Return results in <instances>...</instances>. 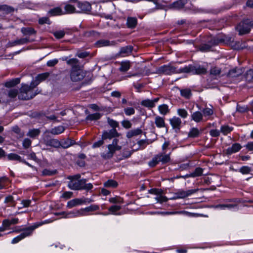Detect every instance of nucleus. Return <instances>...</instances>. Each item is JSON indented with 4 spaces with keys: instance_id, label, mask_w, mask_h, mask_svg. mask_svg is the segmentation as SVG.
I'll return each mask as SVG.
<instances>
[{
    "instance_id": "obj_1",
    "label": "nucleus",
    "mask_w": 253,
    "mask_h": 253,
    "mask_svg": "<svg viewBox=\"0 0 253 253\" xmlns=\"http://www.w3.org/2000/svg\"><path fill=\"white\" fill-rule=\"evenodd\" d=\"M39 83L38 82H32L30 85L22 84L19 89L18 98L20 100H29L33 98L36 95L33 89Z\"/></svg>"
},
{
    "instance_id": "obj_2",
    "label": "nucleus",
    "mask_w": 253,
    "mask_h": 253,
    "mask_svg": "<svg viewBox=\"0 0 253 253\" xmlns=\"http://www.w3.org/2000/svg\"><path fill=\"white\" fill-rule=\"evenodd\" d=\"M122 149L121 146L119 144V139L114 138L112 143L108 145L107 149L101 154V156L105 159L111 158L114 153Z\"/></svg>"
},
{
    "instance_id": "obj_3",
    "label": "nucleus",
    "mask_w": 253,
    "mask_h": 253,
    "mask_svg": "<svg viewBox=\"0 0 253 253\" xmlns=\"http://www.w3.org/2000/svg\"><path fill=\"white\" fill-rule=\"evenodd\" d=\"M179 72L192 73L193 74H202L207 72V69L201 66L190 65L179 69Z\"/></svg>"
},
{
    "instance_id": "obj_4",
    "label": "nucleus",
    "mask_w": 253,
    "mask_h": 253,
    "mask_svg": "<svg viewBox=\"0 0 253 253\" xmlns=\"http://www.w3.org/2000/svg\"><path fill=\"white\" fill-rule=\"evenodd\" d=\"M42 142L47 146L55 148H58L61 146L60 141L56 139L52 138L50 135L46 134H44Z\"/></svg>"
},
{
    "instance_id": "obj_5",
    "label": "nucleus",
    "mask_w": 253,
    "mask_h": 253,
    "mask_svg": "<svg viewBox=\"0 0 253 253\" xmlns=\"http://www.w3.org/2000/svg\"><path fill=\"white\" fill-rule=\"evenodd\" d=\"M38 225L32 226L27 228L21 229L20 231H23V233L19 236L14 238L12 241V243L15 244L18 243L19 241L24 239V238L30 236L34 230H35Z\"/></svg>"
},
{
    "instance_id": "obj_6",
    "label": "nucleus",
    "mask_w": 253,
    "mask_h": 253,
    "mask_svg": "<svg viewBox=\"0 0 253 253\" xmlns=\"http://www.w3.org/2000/svg\"><path fill=\"white\" fill-rule=\"evenodd\" d=\"M253 26V21H249L246 20L239 24L237 27V29L241 35L248 34L250 31L251 27Z\"/></svg>"
},
{
    "instance_id": "obj_7",
    "label": "nucleus",
    "mask_w": 253,
    "mask_h": 253,
    "mask_svg": "<svg viewBox=\"0 0 253 253\" xmlns=\"http://www.w3.org/2000/svg\"><path fill=\"white\" fill-rule=\"evenodd\" d=\"M81 178V175L79 174L73 175L69 176L68 179L70 180L68 183V186L70 188L73 190H79V179Z\"/></svg>"
},
{
    "instance_id": "obj_8",
    "label": "nucleus",
    "mask_w": 253,
    "mask_h": 253,
    "mask_svg": "<svg viewBox=\"0 0 253 253\" xmlns=\"http://www.w3.org/2000/svg\"><path fill=\"white\" fill-rule=\"evenodd\" d=\"M85 73L82 69L71 70L70 78L73 82H79L84 79Z\"/></svg>"
},
{
    "instance_id": "obj_9",
    "label": "nucleus",
    "mask_w": 253,
    "mask_h": 253,
    "mask_svg": "<svg viewBox=\"0 0 253 253\" xmlns=\"http://www.w3.org/2000/svg\"><path fill=\"white\" fill-rule=\"evenodd\" d=\"M179 69L176 70L174 67L169 65H164L159 68L157 72L159 74H164L166 75H170L173 73H180L179 72Z\"/></svg>"
},
{
    "instance_id": "obj_10",
    "label": "nucleus",
    "mask_w": 253,
    "mask_h": 253,
    "mask_svg": "<svg viewBox=\"0 0 253 253\" xmlns=\"http://www.w3.org/2000/svg\"><path fill=\"white\" fill-rule=\"evenodd\" d=\"M197 191L196 189L189 190L188 191H180L175 193V196L170 198V199H176L180 198H185Z\"/></svg>"
},
{
    "instance_id": "obj_11",
    "label": "nucleus",
    "mask_w": 253,
    "mask_h": 253,
    "mask_svg": "<svg viewBox=\"0 0 253 253\" xmlns=\"http://www.w3.org/2000/svg\"><path fill=\"white\" fill-rule=\"evenodd\" d=\"M67 63L72 66V70L82 69V66L77 59H70L67 61Z\"/></svg>"
},
{
    "instance_id": "obj_12",
    "label": "nucleus",
    "mask_w": 253,
    "mask_h": 253,
    "mask_svg": "<svg viewBox=\"0 0 253 253\" xmlns=\"http://www.w3.org/2000/svg\"><path fill=\"white\" fill-rule=\"evenodd\" d=\"M95 210V208L94 206H91L89 207L86 208L85 209H81L80 211H77L76 213H75V216H84L86 215L87 214L86 212L93 211Z\"/></svg>"
},
{
    "instance_id": "obj_13",
    "label": "nucleus",
    "mask_w": 253,
    "mask_h": 253,
    "mask_svg": "<svg viewBox=\"0 0 253 253\" xmlns=\"http://www.w3.org/2000/svg\"><path fill=\"white\" fill-rule=\"evenodd\" d=\"M116 43L114 41H109L106 40H101L96 42V46L102 47L105 46L114 45Z\"/></svg>"
},
{
    "instance_id": "obj_14",
    "label": "nucleus",
    "mask_w": 253,
    "mask_h": 253,
    "mask_svg": "<svg viewBox=\"0 0 253 253\" xmlns=\"http://www.w3.org/2000/svg\"><path fill=\"white\" fill-rule=\"evenodd\" d=\"M241 148V146L239 143H235L231 147L226 149V154L230 155L232 153L238 152Z\"/></svg>"
},
{
    "instance_id": "obj_15",
    "label": "nucleus",
    "mask_w": 253,
    "mask_h": 253,
    "mask_svg": "<svg viewBox=\"0 0 253 253\" xmlns=\"http://www.w3.org/2000/svg\"><path fill=\"white\" fill-rule=\"evenodd\" d=\"M169 122L173 128H179L181 124V121L180 118L176 117H173L172 118L169 119Z\"/></svg>"
},
{
    "instance_id": "obj_16",
    "label": "nucleus",
    "mask_w": 253,
    "mask_h": 253,
    "mask_svg": "<svg viewBox=\"0 0 253 253\" xmlns=\"http://www.w3.org/2000/svg\"><path fill=\"white\" fill-rule=\"evenodd\" d=\"M85 202L84 200L81 199H75L68 202L67 207L71 208L77 205H81Z\"/></svg>"
},
{
    "instance_id": "obj_17",
    "label": "nucleus",
    "mask_w": 253,
    "mask_h": 253,
    "mask_svg": "<svg viewBox=\"0 0 253 253\" xmlns=\"http://www.w3.org/2000/svg\"><path fill=\"white\" fill-rule=\"evenodd\" d=\"M61 146L63 148H67L75 144L74 140L70 139H63L60 141Z\"/></svg>"
},
{
    "instance_id": "obj_18",
    "label": "nucleus",
    "mask_w": 253,
    "mask_h": 253,
    "mask_svg": "<svg viewBox=\"0 0 253 253\" xmlns=\"http://www.w3.org/2000/svg\"><path fill=\"white\" fill-rule=\"evenodd\" d=\"M203 115L202 113L199 111L194 112L191 115L192 120L197 123H199L203 120Z\"/></svg>"
},
{
    "instance_id": "obj_19",
    "label": "nucleus",
    "mask_w": 253,
    "mask_h": 253,
    "mask_svg": "<svg viewBox=\"0 0 253 253\" xmlns=\"http://www.w3.org/2000/svg\"><path fill=\"white\" fill-rule=\"evenodd\" d=\"M85 179H82L79 181V187L80 189H84L86 190H90L93 187V185L90 183L86 184Z\"/></svg>"
},
{
    "instance_id": "obj_20",
    "label": "nucleus",
    "mask_w": 253,
    "mask_h": 253,
    "mask_svg": "<svg viewBox=\"0 0 253 253\" xmlns=\"http://www.w3.org/2000/svg\"><path fill=\"white\" fill-rule=\"evenodd\" d=\"M20 82V78H15L12 79L8 82H7L5 83V86L7 87H11L15 86L16 85L19 84Z\"/></svg>"
},
{
    "instance_id": "obj_21",
    "label": "nucleus",
    "mask_w": 253,
    "mask_h": 253,
    "mask_svg": "<svg viewBox=\"0 0 253 253\" xmlns=\"http://www.w3.org/2000/svg\"><path fill=\"white\" fill-rule=\"evenodd\" d=\"M157 157H159V162H161L163 164L168 163L170 160L169 155L159 154L157 155Z\"/></svg>"
},
{
    "instance_id": "obj_22",
    "label": "nucleus",
    "mask_w": 253,
    "mask_h": 253,
    "mask_svg": "<svg viewBox=\"0 0 253 253\" xmlns=\"http://www.w3.org/2000/svg\"><path fill=\"white\" fill-rule=\"evenodd\" d=\"M14 8L11 6L7 5H0V11H3L6 14L10 13L13 12Z\"/></svg>"
},
{
    "instance_id": "obj_23",
    "label": "nucleus",
    "mask_w": 253,
    "mask_h": 253,
    "mask_svg": "<svg viewBox=\"0 0 253 253\" xmlns=\"http://www.w3.org/2000/svg\"><path fill=\"white\" fill-rule=\"evenodd\" d=\"M142 132V131L141 129L139 128H137L134 130H131L127 132L126 134V136L128 138H131L134 136H136L139 134H141Z\"/></svg>"
},
{
    "instance_id": "obj_24",
    "label": "nucleus",
    "mask_w": 253,
    "mask_h": 253,
    "mask_svg": "<svg viewBox=\"0 0 253 253\" xmlns=\"http://www.w3.org/2000/svg\"><path fill=\"white\" fill-rule=\"evenodd\" d=\"M65 130V128L63 126H58L55 127L50 130V132L54 135H57L62 133Z\"/></svg>"
},
{
    "instance_id": "obj_25",
    "label": "nucleus",
    "mask_w": 253,
    "mask_h": 253,
    "mask_svg": "<svg viewBox=\"0 0 253 253\" xmlns=\"http://www.w3.org/2000/svg\"><path fill=\"white\" fill-rule=\"evenodd\" d=\"M155 123L158 127H163L165 126L164 119L160 116H157L155 118Z\"/></svg>"
},
{
    "instance_id": "obj_26",
    "label": "nucleus",
    "mask_w": 253,
    "mask_h": 253,
    "mask_svg": "<svg viewBox=\"0 0 253 253\" xmlns=\"http://www.w3.org/2000/svg\"><path fill=\"white\" fill-rule=\"evenodd\" d=\"M137 24V19L134 17H128L127 19V26L128 28H133Z\"/></svg>"
},
{
    "instance_id": "obj_27",
    "label": "nucleus",
    "mask_w": 253,
    "mask_h": 253,
    "mask_svg": "<svg viewBox=\"0 0 253 253\" xmlns=\"http://www.w3.org/2000/svg\"><path fill=\"white\" fill-rule=\"evenodd\" d=\"M40 132L41 131L39 129H30L27 134V135L30 137L31 138H34L36 136H38Z\"/></svg>"
},
{
    "instance_id": "obj_28",
    "label": "nucleus",
    "mask_w": 253,
    "mask_h": 253,
    "mask_svg": "<svg viewBox=\"0 0 253 253\" xmlns=\"http://www.w3.org/2000/svg\"><path fill=\"white\" fill-rule=\"evenodd\" d=\"M18 218H14L11 220L8 219H5L3 221L2 225L4 227H7L12 224H15L18 222Z\"/></svg>"
},
{
    "instance_id": "obj_29",
    "label": "nucleus",
    "mask_w": 253,
    "mask_h": 253,
    "mask_svg": "<svg viewBox=\"0 0 253 253\" xmlns=\"http://www.w3.org/2000/svg\"><path fill=\"white\" fill-rule=\"evenodd\" d=\"M21 32L24 35H31L36 33L35 30L31 27L22 28L21 29Z\"/></svg>"
},
{
    "instance_id": "obj_30",
    "label": "nucleus",
    "mask_w": 253,
    "mask_h": 253,
    "mask_svg": "<svg viewBox=\"0 0 253 253\" xmlns=\"http://www.w3.org/2000/svg\"><path fill=\"white\" fill-rule=\"evenodd\" d=\"M28 42H29V40L27 38H22L16 40L10 43V44L11 46H14L17 44H24Z\"/></svg>"
},
{
    "instance_id": "obj_31",
    "label": "nucleus",
    "mask_w": 253,
    "mask_h": 253,
    "mask_svg": "<svg viewBox=\"0 0 253 253\" xmlns=\"http://www.w3.org/2000/svg\"><path fill=\"white\" fill-rule=\"evenodd\" d=\"M158 109L160 113L163 115H166L169 112L168 106L166 104H163L159 106Z\"/></svg>"
},
{
    "instance_id": "obj_32",
    "label": "nucleus",
    "mask_w": 253,
    "mask_h": 253,
    "mask_svg": "<svg viewBox=\"0 0 253 253\" xmlns=\"http://www.w3.org/2000/svg\"><path fill=\"white\" fill-rule=\"evenodd\" d=\"M200 134V131L197 128L193 127L189 131L188 136L190 137H196Z\"/></svg>"
},
{
    "instance_id": "obj_33",
    "label": "nucleus",
    "mask_w": 253,
    "mask_h": 253,
    "mask_svg": "<svg viewBox=\"0 0 253 253\" xmlns=\"http://www.w3.org/2000/svg\"><path fill=\"white\" fill-rule=\"evenodd\" d=\"M141 105L147 108H153L155 106L152 100L150 99L142 100L141 102Z\"/></svg>"
},
{
    "instance_id": "obj_34",
    "label": "nucleus",
    "mask_w": 253,
    "mask_h": 253,
    "mask_svg": "<svg viewBox=\"0 0 253 253\" xmlns=\"http://www.w3.org/2000/svg\"><path fill=\"white\" fill-rule=\"evenodd\" d=\"M79 6L82 11L87 12L89 11L91 9L90 4L88 3H79Z\"/></svg>"
},
{
    "instance_id": "obj_35",
    "label": "nucleus",
    "mask_w": 253,
    "mask_h": 253,
    "mask_svg": "<svg viewBox=\"0 0 253 253\" xmlns=\"http://www.w3.org/2000/svg\"><path fill=\"white\" fill-rule=\"evenodd\" d=\"M57 172L56 169L50 170L48 169H44L43 170L42 173L43 175L45 176H52L56 174Z\"/></svg>"
},
{
    "instance_id": "obj_36",
    "label": "nucleus",
    "mask_w": 253,
    "mask_h": 253,
    "mask_svg": "<svg viewBox=\"0 0 253 253\" xmlns=\"http://www.w3.org/2000/svg\"><path fill=\"white\" fill-rule=\"evenodd\" d=\"M85 158V156L83 154H81L78 156V160L77 161V164L80 167H83L84 166L85 163L84 159Z\"/></svg>"
},
{
    "instance_id": "obj_37",
    "label": "nucleus",
    "mask_w": 253,
    "mask_h": 253,
    "mask_svg": "<svg viewBox=\"0 0 253 253\" xmlns=\"http://www.w3.org/2000/svg\"><path fill=\"white\" fill-rule=\"evenodd\" d=\"M233 130L232 127H230L228 126H223L221 127L220 131L224 135H227Z\"/></svg>"
},
{
    "instance_id": "obj_38",
    "label": "nucleus",
    "mask_w": 253,
    "mask_h": 253,
    "mask_svg": "<svg viewBox=\"0 0 253 253\" xmlns=\"http://www.w3.org/2000/svg\"><path fill=\"white\" fill-rule=\"evenodd\" d=\"M104 186L106 187H116L118 185L117 182L113 180H109L105 182L104 184Z\"/></svg>"
},
{
    "instance_id": "obj_39",
    "label": "nucleus",
    "mask_w": 253,
    "mask_h": 253,
    "mask_svg": "<svg viewBox=\"0 0 253 253\" xmlns=\"http://www.w3.org/2000/svg\"><path fill=\"white\" fill-rule=\"evenodd\" d=\"M7 158L9 160H16L18 161H22L21 157L16 154L11 153L7 155Z\"/></svg>"
},
{
    "instance_id": "obj_40",
    "label": "nucleus",
    "mask_w": 253,
    "mask_h": 253,
    "mask_svg": "<svg viewBox=\"0 0 253 253\" xmlns=\"http://www.w3.org/2000/svg\"><path fill=\"white\" fill-rule=\"evenodd\" d=\"M120 70L121 71L126 72L130 68L129 62H122L121 64Z\"/></svg>"
},
{
    "instance_id": "obj_41",
    "label": "nucleus",
    "mask_w": 253,
    "mask_h": 253,
    "mask_svg": "<svg viewBox=\"0 0 253 253\" xmlns=\"http://www.w3.org/2000/svg\"><path fill=\"white\" fill-rule=\"evenodd\" d=\"M132 50V47L131 46H126L122 47L120 50L121 54H129L131 52Z\"/></svg>"
},
{
    "instance_id": "obj_42",
    "label": "nucleus",
    "mask_w": 253,
    "mask_h": 253,
    "mask_svg": "<svg viewBox=\"0 0 253 253\" xmlns=\"http://www.w3.org/2000/svg\"><path fill=\"white\" fill-rule=\"evenodd\" d=\"M203 169L201 168H196L194 171L191 173V176L192 177H197L200 176L203 173Z\"/></svg>"
},
{
    "instance_id": "obj_43",
    "label": "nucleus",
    "mask_w": 253,
    "mask_h": 253,
    "mask_svg": "<svg viewBox=\"0 0 253 253\" xmlns=\"http://www.w3.org/2000/svg\"><path fill=\"white\" fill-rule=\"evenodd\" d=\"M245 78L247 81L251 82L253 80V70L250 69L248 70L245 75Z\"/></svg>"
},
{
    "instance_id": "obj_44",
    "label": "nucleus",
    "mask_w": 253,
    "mask_h": 253,
    "mask_svg": "<svg viewBox=\"0 0 253 253\" xmlns=\"http://www.w3.org/2000/svg\"><path fill=\"white\" fill-rule=\"evenodd\" d=\"M49 13H50L51 15H60L62 14V10L59 7H57L51 9L49 11Z\"/></svg>"
},
{
    "instance_id": "obj_45",
    "label": "nucleus",
    "mask_w": 253,
    "mask_h": 253,
    "mask_svg": "<svg viewBox=\"0 0 253 253\" xmlns=\"http://www.w3.org/2000/svg\"><path fill=\"white\" fill-rule=\"evenodd\" d=\"M180 92L181 95L186 98H189L191 95V92L189 89H182L181 90Z\"/></svg>"
},
{
    "instance_id": "obj_46",
    "label": "nucleus",
    "mask_w": 253,
    "mask_h": 253,
    "mask_svg": "<svg viewBox=\"0 0 253 253\" xmlns=\"http://www.w3.org/2000/svg\"><path fill=\"white\" fill-rule=\"evenodd\" d=\"M18 91L16 89H11L8 91V96L10 98H15L17 95L18 96Z\"/></svg>"
},
{
    "instance_id": "obj_47",
    "label": "nucleus",
    "mask_w": 253,
    "mask_h": 253,
    "mask_svg": "<svg viewBox=\"0 0 253 253\" xmlns=\"http://www.w3.org/2000/svg\"><path fill=\"white\" fill-rule=\"evenodd\" d=\"M184 4H185L184 2L181 0L174 2L172 4L173 7L175 8H177V9L182 8L184 6Z\"/></svg>"
},
{
    "instance_id": "obj_48",
    "label": "nucleus",
    "mask_w": 253,
    "mask_h": 253,
    "mask_svg": "<svg viewBox=\"0 0 253 253\" xmlns=\"http://www.w3.org/2000/svg\"><path fill=\"white\" fill-rule=\"evenodd\" d=\"M210 73L214 76L219 75L221 73V69L217 67H213L211 69Z\"/></svg>"
},
{
    "instance_id": "obj_49",
    "label": "nucleus",
    "mask_w": 253,
    "mask_h": 253,
    "mask_svg": "<svg viewBox=\"0 0 253 253\" xmlns=\"http://www.w3.org/2000/svg\"><path fill=\"white\" fill-rule=\"evenodd\" d=\"M178 114L183 118H185L188 116L187 111L184 109H179L177 110Z\"/></svg>"
},
{
    "instance_id": "obj_50",
    "label": "nucleus",
    "mask_w": 253,
    "mask_h": 253,
    "mask_svg": "<svg viewBox=\"0 0 253 253\" xmlns=\"http://www.w3.org/2000/svg\"><path fill=\"white\" fill-rule=\"evenodd\" d=\"M159 163V157L156 155L153 159L149 162V166L151 167H155Z\"/></svg>"
},
{
    "instance_id": "obj_51",
    "label": "nucleus",
    "mask_w": 253,
    "mask_h": 253,
    "mask_svg": "<svg viewBox=\"0 0 253 253\" xmlns=\"http://www.w3.org/2000/svg\"><path fill=\"white\" fill-rule=\"evenodd\" d=\"M155 199L158 202H159L160 203L166 202L168 200V198L163 195L158 196L157 197L155 198Z\"/></svg>"
},
{
    "instance_id": "obj_52",
    "label": "nucleus",
    "mask_w": 253,
    "mask_h": 253,
    "mask_svg": "<svg viewBox=\"0 0 253 253\" xmlns=\"http://www.w3.org/2000/svg\"><path fill=\"white\" fill-rule=\"evenodd\" d=\"M32 141L29 138H25L23 141V146L24 148H28L31 145Z\"/></svg>"
},
{
    "instance_id": "obj_53",
    "label": "nucleus",
    "mask_w": 253,
    "mask_h": 253,
    "mask_svg": "<svg viewBox=\"0 0 253 253\" xmlns=\"http://www.w3.org/2000/svg\"><path fill=\"white\" fill-rule=\"evenodd\" d=\"M231 46L235 49H239L243 48V47L240 45L239 42H234L233 40L231 42Z\"/></svg>"
},
{
    "instance_id": "obj_54",
    "label": "nucleus",
    "mask_w": 253,
    "mask_h": 253,
    "mask_svg": "<svg viewBox=\"0 0 253 253\" xmlns=\"http://www.w3.org/2000/svg\"><path fill=\"white\" fill-rule=\"evenodd\" d=\"M124 111L125 114L127 116L133 115L135 113L134 109L132 107L125 108Z\"/></svg>"
},
{
    "instance_id": "obj_55",
    "label": "nucleus",
    "mask_w": 253,
    "mask_h": 253,
    "mask_svg": "<svg viewBox=\"0 0 253 253\" xmlns=\"http://www.w3.org/2000/svg\"><path fill=\"white\" fill-rule=\"evenodd\" d=\"M203 112L205 116H211L213 113V110L209 108L204 109L203 111Z\"/></svg>"
},
{
    "instance_id": "obj_56",
    "label": "nucleus",
    "mask_w": 253,
    "mask_h": 253,
    "mask_svg": "<svg viewBox=\"0 0 253 253\" xmlns=\"http://www.w3.org/2000/svg\"><path fill=\"white\" fill-rule=\"evenodd\" d=\"M65 9L67 13H73L75 12V8L72 5L68 4L65 6Z\"/></svg>"
},
{
    "instance_id": "obj_57",
    "label": "nucleus",
    "mask_w": 253,
    "mask_h": 253,
    "mask_svg": "<svg viewBox=\"0 0 253 253\" xmlns=\"http://www.w3.org/2000/svg\"><path fill=\"white\" fill-rule=\"evenodd\" d=\"M107 121H108V124L113 128H115L116 127H117L118 126V123L112 120V119H111L110 118H108L107 119Z\"/></svg>"
},
{
    "instance_id": "obj_58",
    "label": "nucleus",
    "mask_w": 253,
    "mask_h": 253,
    "mask_svg": "<svg viewBox=\"0 0 253 253\" xmlns=\"http://www.w3.org/2000/svg\"><path fill=\"white\" fill-rule=\"evenodd\" d=\"M121 207L119 206H112L109 208V211L113 213H114L116 211H119Z\"/></svg>"
},
{
    "instance_id": "obj_59",
    "label": "nucleus",
    "mask_w": 253,
    "mask_h": 253,
    "mask_svg": "<svg viewBox=\"0 0 253 253\" xmlns=\"http://www.w3.org/2000/svg\"><path fill=\"white\" fill-rule=\"evenodd\" d=\"M12 130L16 133L19 134L20 137H23L24 135V133L21 131L20 129L17 126L13 127Z\"/></svg>"
},
{
    "instance_id": "obj_60",
    "label": "nucleus",
    "mask_w": 253,
    "mask_h": 253,
    "mask_svg": "<svg viewBox=\"0 0 253 253\" xmlns=\"http://www.w3.org/2000/svg\"><path fill=\"white\" fill-rule=\"evenodd\" d=\"M240 171L243 174H248L251 171V169L248 167L244 166L240 169Z\"/></svg>"
},
{
    "instance_id": "obj_61",
    "label": "nucleus",
    "mask_w": 253,
    "mask_h": 253,
    "mask_svg": "<svg viewBox=\"0 0 253 253\" xmlns=\"http://www.w3.org/2000/svg\"><path fill=\"white\" fill-rule=\"evenodd\" d=\"M122 126L126 128H129L131 126V124L128 120H124L122 122Z\"/></svg>"
},
{
    "instance_id": "obj_62",
    "label": "nucleus",
    "mask_w": 253,
    "mask_h": 253,
    "mask_svg": "<svg viewBox=\"0 0 253 253\" xmlns=\"http://www.w3.org/2000/svg\"><path fill=\"white\" fill-rule=\"evenodd\" d=\"M109 201L112 203H121L123 202V200L120 198H111Z\"/></svg>"
},
{
    "instance_id": "obj_63",
    "label": "nucleus",
    "mask_w": 253,
    "mask_h": 253,
    "mask_svg": "<svg viewBox=\"0 0 253 253\" xmlns=\"http://www.w3.org/2000/svg\"><path fill=\"white\" fill-rule=\"evenodd\" d=\"M58 62V60L57 59H54L48 61L47 62V65L48 67H53L56 64H57Z\"/></svg>"
},
{
    "instance_id": "obj_64",
    "label": "nucleus",
    "mask_w": 253,
    "mask_h": 253,
    "mask_svg": "<svg viewBox=\"0 0 253 253\" xmlns=\"http://www.w3.org/2000/svg\"><path fill=\"white\" fill-rule=\"evenodd\" d=\"M220 132L217 129H211L210 130V133L212 137H217L219 135Z\"/></svg>"
}]
</instances>
